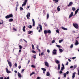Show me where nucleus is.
Masks as SVG:
<instances>
[{
	"instance_id": "nucleus-17",
	"label": "nucleus",
	"mask_w": 79,
	"mask_h": 79,
	"mask_svg": "<svg viewBox=\"0 0 79 79\" xmlns=\"http://www.w3.org/2000/svg\"><path fill=\"white\" fill-rule=\"evenodd\" d=\"M26 28V27L25 26H24L23 28V32H25L26 31V30H25V28Z\"/></svg>"
},
{
	"instance_id": "nucleus-47",
	"label": "nucleus",
	"mask_w": 79,
	"mask_h": 79,
	"mask_svg": "<svg viewBox=\"0 0 79 79\" xmlns=\"http://www.w3.org/2000/svg\"><path fill=\"white\" fill-rule=\"evenodd\" d=\"M15 67H17V64H16V63H15Z\"/></svg>"
},
{
	"instance_id": "nucleus-31",
	"label": "nucleus",
	"mask_w": 79,
	"mask_h": 79,
	"mask_svg": "<svg viewBox=\"0 0 79 79\" xmlns=\"http://www.w3.org/2000/svg\"><path fill=\"white\" fill-rule=\"evenodd\" d=\"M52 44L55 43V40H54L52 41Z\"/></svg>"
},
{
	"instance_id": "nucleus-6",
	"label": "nucleus",
	"mask_w": 79,
	"mask_h": 79,
	"mask_svg": "<svg viewBox=\"0 0 79 79\" xmlns=\"http://www.w3.org/2000/svg\"><path fill=\"white\" fill-rule=\"evenodd\" d=\"M44 64L46 66H47V67H48L49 66V65H48V63L47 62H45Z\"/></svg>"
},
{
	"instance_id": "nucleus-58",
	"label": "nucleus",
	"mask_w": 79,
	"mask_h": 79,
	"mask_svg": "<svg viewBox=\"0 0 79 79\" xmlns=\"http://www.w3.org/2000/svg\"><path fill=\"white\" fill-rule=\"evenodd\" d=\"M69 74V71H67L66 72V74Z\"/></svg>"
},
{
	"instance_id": "nucleus-33",
	"label": "nucleus",
	"mask_w": 79,
	"mask_h": 79,
	"mask_svg": "<svg viewBox=\"0 0 79 79\" xmlns=\"http://www.w3.org/2000/svg\"><path fill=\"white\" fill-rule=\"evenodd\" d=\"M56 47H58V48H60V47H61V46L60 45H56Z\"/></svg>"
},
{
	"instance_id": "nucleus-63",
	"label": "nucleus",
	"mask_w": 79,
	"mask_h": 79,
	"mask_svg": "<svg viewBox=\"0 0 79 79\" xmlns=\"http://www.w3.org/2000/svg\"><path fill=\"white\" fill-rule=\"evenodd\" d=\"M73 68V66H71L70 67V68Z\"/></svg>"
},
{
	"instance_id": "nucleus-34",
	"label": "nucleus",
	"mask_w": 79,
	"mask_h": 79,
	"mask_svg": "<svg viewBox=\"0 0 79 79\" xmlns=\"http://www.w3.org/2000/svg\"><path fill=\"white\" fill-rule=\"evenodd\" d=\"M35 74V72H32V73L30 74V76H32V75H33V74Z\"/></svg>"
},
{
	"instance_id": "nucleus-3",
	"label": "nucleus",
	"mask_w": 79,
	"mask_h": 79,
	"mask_svg": "<svg viewBox=\"0 0 79 79\" xmlns=\"http://www.w3.org/2000/svg\"><path fill=\"white\" fill-rule=\"evenodd\" d=\"M30 15H31V13H27V15L26 17H27V19H28L29 20L30 19V18H29V17H30Z\"/></svg>"
},
{
	"instance_id": "nucleus-19",
	"label": "nucleus",
	"mask_w": 79,
	"mask_h": 79,
	"mask_svg": "<svg viewBox=\"0 0 79 79\" xmlns=\"http://www.w3.org/2000/svg\"><path fill=\"white\" fill-rule=\"evenodd\" d=\"M39 27L40 30H42V25L40 24H39Z\"/></svg>"
},
{
	"instance_id": "nucleus-44",
	"label": "nucleus",
	"mask_w": 79,
	"mask_h": 79,
	"mask_svg": "<svg viewBox=\"0 0 79 79\" xmlns=\"http://www.w3.org/2000/svg\"><path fill=\"white\" fill-rule=\"evenodd\" d=\"M9 77H8L7 78L5 77L4 78V79H9Z\"/></svg>"
},
{
	"instance_id": "nucleus-22",
	"label": "nucleus",
	"mask_w": 79,
	"mask_h": 79,
	"mask_svg": "<svg viewBox=\"0 0 79 79\" xmlns=\"http://www.w3.org/2000/svg\"><path fill=\"white\" fill-rule=\"evenodd\" d=\"M58 69L59 70L60 69V64L58 65Z\"/></svg>"
},
{
	"instance_id": "nucleus-39",
	"label": "nucleus",
	"mask_w": 79,
	"mask_h": 79,
	"mask_svg": "<svg viewBox=\"0 0 79 79\" xmlns=\"http://www.w3.org/2000/svg\"><path fill=\"white\" fill-rule=\"evenodd\" d=\"M47 19H48V18H49V14H48V13L47 15Z\"/></svg>"
},
{
	"instance_id": "nucleus-13",
	"label": "nucleus",
	"mask_w": 79,
	"mask_h": 79,
	"mask_svg": "<svg viewBox=\"0 0 79 79\" xmlns=\"http://www.w3.org/2000/svg\"><path fill=\"white\" fill-rule=\"evenodd\" d=\"M76 72H74L73 73V76H72V78L74 79V77H75V74H76Z\"/></svg>"
},
{
	"instance_id": "nucleus-28",
	"label": "nucleus",
	"mask_w": 79,
	"mask_h": 79,
	"mask_svg": "<svg viewBox=\"0 0 79 79\" xmlns=\"http://www.w3.org/2000/svg\"><path fill=\"white\" fill-rule=\"evenodd\" d=\"M41 69L42 70H43V71H46V69L44 68H42Z\"/></svg>"
},
{
	"instance_id": "nucleus-27",
	"label": "nucleus",
	"mask_w": 79,
	"mask_h": 79,
	"mask_svg": "<svg viewBox=\"0 0 79 79\" xmlns=\"http://www.w3.org/2000/svg\"><path fill=\"white\" fill-rule=\"evenodd\" d=\"M64 77H66V73L63 74Z\"/></svg>"
},
{
	"instance_id": "nucleus-10",
	"label": "nucleus",
	"mask_w": 79,
	"mask_h": 79,
	"mask_svg": "<svg viewBox=\"0 0 79 79\" xmlns=\"http://www.w3.org/2000/svg\"><path fill=\"white\" fill-rule=\"evenodd\" d=\"M32 21L33 22V26H35V21L34 20V19H32Z\"/></svg>"
},
{
	"instance_id": "nucleus-49",
	"label": "nucleus",
	"mask_w": 79,
	"mask_h": 79,
	"mask_svg": "<svg viewBox=\"0 0 79 79\" xmlns=\"http://www.w3.org/2000/svg\"><path fill=\"white\" fill-rule=\"evenodd\" d=\"M13 29L14 31H17L16 29L15 28H13Z\"/></svg>"
},
{
	"instance_id": "nucleus-52",
	"label": "nucleus",
	"mask_w": 79,
	"mask_h": 79,
	"mask_svg": "<svg viewBox=\"0 0 79 79\" xmlns=\"http://www.w3.org/2000/svg\"><path fill=\"white\" fill-rule=\"evenodd\" d=\"M59 73H60V74H62V73H63V72H62L60 70V71Z\"/></svg>"
},
{
	"instance_id": "nucleus-25",
	"label": "nucleus",
	"mask_w": 79,
	"mask_h": 79,
	"mask_svg": "<svg viewBox=\"0 0 79 79\" xmlns=\"http://www.w3.org/2000/svg\"><path fill=\"white\" fill-rule=\"evenodd\" d=\"M63 39H62V40H59V42L60 44V43H61V42H63Z\"/></svg>"
},
{
	"instance_id": "nucleus-15",
	"label": "nucleus",
	"mask_w": 79,
	"mask_h": 79,
	"mask_svg": "<svg viewBox=\"0 0 79 79\" xmlns=\"http://www.w3.org/2000/svg\"><path fill=\"white\" fill-rule=\"evenodd\" d=\"M61 28L62 29H63V30H64V31H67V30H68V29L64 28V27H62Z\"/></svg>"
},
{
	"instance_id": "nucleus-5",
	"label": "nucleus",
	"mask_w": 79,
	"mask_h": 79,
	"mask_svg": "<svg viewBox=\"0 0 79 79\" xmlns=\"http://www.w3.org/2000/svg\"><path fill=\"white\" fill-rule=\"evenodd\" d=\"M74 13H73V12H72L70 15H69V18H71L73 16Z\"/></svg>"
},
{
	"instance_id": "nucleus-61",
	"label": "nucleus",
	"mask_w": 79,
	"mask_h": 79,
	"mask_svg": "<svg viewBox=\"0 0 79 79\" xmlns=\"http://www.w3.org/2000/svg\"><path fill=\"white\" fill-rule=\"evenodd\" d=\"M21 66H19V69H21Z\"/></svg>"
},
{
	"instance_id": "nucleus-20",
	"label": "nucleus",
	"mask_w": 79,
	"mask_h": 79,
	"mask_svg": "<svg viewBox=\"0 0 79 79\" xmlns=\"http://www.w3.org/2000/svg\"><path fill=\"white\" fill-rule=\"evenodd\" d=\"M50 73H49V72H47L46 73V76H50Z\"/></svg>"
},
{
	"instance_id": "nucleus-46",
	"label": "nucleus",
	"mask_w": 79,
	"mask_h": 79,
	"mask_svg": "<svg viewBox=\"0 0 79 79\" xmlns=\"http://www.w3.org/2000/svg\"><path fill=\"white\" fill-rule=\"evenodd\" d=\"M44 52H42L41 53V55L42 56H43V55H44Z\"/></svg>"
},
{
	"instance_id": "nucleus-4",
	"label": "nucleus",
	"mask_w": 79,
	"mask_h": 79,
	"mask_svg": "<svg viewBox=\"0 0 79 79\" xmlns=\"http://www.w3.org/2000/svg\"><path fill=\"white\" fill-rule=\"evenodd\" d=\"M7 62L10 68H11V66H12V64H11V63L8 60H7Z\"/></svg>"
},
{
	"instance_id": "nucleus-21",
	"label": "nucleus",
	"mask_w": 79,
	"mask_h": 79,
	"mask_svg": "<svg viewBox=\"0 0 79 79\" xmlns=\"http://www.w3.org/2000/svg\"><path fill=\"white\" fill-rule=\"evenodd\" d=\"M13 21V19H9V22H12V21Z\"/></svg>"
},
{
	"instance_id": "nucleus-54",
	"label": "nucleus",
	"mask_w": 79,
	"mask_h": 79,
	"mask_svg": "<svg viewBox=\"0 0 79 79\" xmlns=\"http://www.w3.org/2000/svg\"><path fill=\"white\" fill-rule=\"evenodd\" d=\"M27 0H25L24 3H27Z\"/></svg>"
},
{
	"instance_id": "nucleus-23",
	"label": "nucleus",
	"mask_w": 79,
	"mask_h": 79,
	"mask_svg": "<svg viewBox=\"0 0 79 79\" xmlns=\"http://www.w3.org/2000/svg\"><path fill=\"white\" fill-rule=\"evenodd\" d=\"M57 10L58 11H60V6H58L57 8Z\"/></svg>"
},
{
	"instance_id": "nucleus-48",
	"label": "nucleus",
	"mask_w": 79,
	"mask_h": 79,
	"mask_svg": "<svg viewBox=\"0 0 79 79\" xmlns=\"http://www.w3.org/2000/svg\"><path fill=\"white\" fill-rule=\"evenodd\" d=\"M24 69H22L21 71V73H22L23 72H24Z\"/></svg>"
},
{
	"instance_id": "nucleus-56",
	"label": "nucleus",
	"mask_w": 79,
	"mask_h": 79,
	"mask_svg": "<svg viewBox=\"0 0 79 79\" xmlns=\"http://www.w3.org/2000/svg\"><path fill=\"white\" fill-rule=\"evenodd\" d=\"M77 71H78V75L79 76V69L77 70Z\"/></svg>"
},
{
	"instance_id": "nucleus-55",
	"label": "nucleus",
	"mask_w": 79,
	"mask_h": 79,
	"mask_svg": "<svg viewBox=\"0 0 79 79\" xmlns=\"http://www.w3.org/2000/svg\"><path fill=\"white\" fill-rule=\"evenodd\" d=\"M76 57H73L72 58V59L73 60H74V59H76Z\"/></svg>"
},
{
	"instance_id": "nucleus-30",
	"label": "nucleus",
	"mask_w": 79,
	"mask_h": 79,
	"mask_svg": "<svg viewBox=\"0 0 79 79\" xmlns=\"http://www.w3.org/2000/svg\"><path fill=\"white\" fill-rule=\"evenodd\" d=\"M76 68H77V65H74L73 69H76Z\"/></svg>"
},
{
	"instance_id": "nucleus-51",
	"label": "nucleus",
	"mask_w": 79,
	"mask_h": 79,
	"mask_svg": "<svg viewBox=\"0 0 79 79\" xmlns=\"http://www.w3.org/2000/svg\"><path fill=\"white\" fill-rule=\"evenodd\" d=\"M47 52L48 53H50V50L49 49H48L47 50Z\"/></svg>"
},
{
	"instance_id": "nucleus-36",
	"label": "nucleus",
	"mask_w": 79,
	"mask_h": 79,
	"mask_svg": "<svg viewBox=\"0 0 79 79\" xmlns=\"http://www.w3.org/2000/svg\"><path fill=\"white\" fill-rule=\"evenodd\" d=\"M26 5V3H25V2L23 4H22V6H25Z\"/></svg>"
},
{
	"instance_id": "nucleus-32",
	"label": "nucleus",
	"mask_w": 79,
	"mask_h": 79,
	"mask_svg": "<svg viewBox=\"0 0 79 79\" xmlns=\"http://www.w3.org/2000/svg\"><path fill=\"white\" fill-rule=\"evenodd\" d=\"M32 49H35L34 46L33 44H31Z\"/></svg>"
},
{
	"instance_id": "nucleus-64",
	"label": "nucleus",
	"mask_w": 79,
	"mask_h": 79,
	"mask_svg": "<svg viewBox=\"0 0 79 79\" xmlns=\"http://www.w3.org/2000/svg\"><path fill=\"white\" fill-rule=\"evenodd\" d=\"M68 62H67L66 64V65H68Z\"/></svg>"
},
{
	"instance_id": "nucleus-62",
	"label": "nucleus",
	"mask_w": 79,
	"mask_h": 79,
	"mask_svg": "<svg viewBox=\"0 0 79 79\" xmlns=\"http://www.w3.org/2000/svg\"><path fill=\"white\" fill-rule=\"evenodd\" d=\"M40 78H41L40 77H38L37 78V79H40Z\"/></svg>"
},
{
	"instance_id": "nucleus-53",
	"label": "nucleus",
	"mask_w": 79,
	"mask_h": 79,
	"mask_svg": "<svg viewBox=\"0 0 79 79\" xmlns=\"http://www.w3.org/2000/svg\"><path fill=\"white\" fill-rule=\"evenodd\" d=\"M56 32L57 33H60V31H59L58 30H56Z\"/></svg>"
},
{
	"instance_id": "nucleus-43",
	"label": "nucleus",
	"mask_w": 79,
	"mask_h": 79,
	"mask_svg": "<svg viewBox=\"0 0 79 79\" xmlns=\"http://www.w3.org/2000/svg\"><path fill=\"white\" fill-rule=\"evenodd\" d=\"M20 10H23V8L21 7H20Z\"/></svg>"
},
{
	"instance_id": "nucleus-35",
	"label": "nucleus",
	"mask_w": 79,
	"mask_h": 79,
	"mask_svg": "<svg viewBox=\"0 0 79 79\" xmlns=\"http://www.w3.org/2000/svg\"><path fill=\"white\" fill-rule=\"evenodd\" d=\"M44 32L45 34H47V31L45 30L44 31Z\"/></svg>"
},
{
	"instance_id": "nucleus-11",
	"label": "nucleus",
	"mask_w": 79,
	"mask_h": 79,
	"mask_svg": "<svg viewBox=\"0 0 79 79\" xmlns=\"http://www.w3.org/2000/svg\"><path fill=\"white\" fill-rule=\"evenodd\" d=\"M56 50L55 49H54L53 52V55H55L56 54Z\"/></svg>"
},
{
	"instance_id": "nucleus-26",
	"label": "nucleus",
	"mask_w": 79,
	"mask_h": 79,
	"mask_svg": "<svg viewBox=\"0 0 79 79\" xmlns=\"http://www.w3.org/2000/svg\"><path fill=\"white\" fill-rule=\"evenodd\" d=\"M54 2L55 3H57V2L59 1L58 0H53Z\"/></svg>"
},
{
	"instance_id": "nucleus-38",
	"label": "nucleus",
	"mask_w": 79,
	"mask_h": 79,
	"mask_svg": "<svg viewBox=\"0 0 79 79\" xmlns=\"http://www.w3.org/2000/svg\"><path fill=\"white\" fill-rule=\"evenodd\" d=\"M64 69V67H61V69H60V71H63Z\"/></svg>"
},
{
	"instance_id": "nucleus-18",
	"label": "nucleus",
	"mask_w": 79,
	"mask_h": 79,
	"mask_svg": "<svg viewBox=\"0 0 79 79\" xmlns=\"http://www.w3.org/2000/svg\"><path fill=\"white\" fill-rule=\"evenodd\" d=\"M59 51H60V53H62L63 52V49L60 48H59Z\"/></svg>"
},
{
	"instance_id": "nucleus-50",
	"label": "nucleus",
	"mask_w": 79,
	"mask_h": 79,
	"mask_svg": "<svg viewBox=\"0 0 79 79\" xmlns=\"http://www.w3.org/2000/svg\"><path fill=\"white\" fill-rule=\"evenodd\" d=\"M73 44H71L70 46V48H73Z\"/></svg>"
},
{
	"instance_id": "nucleus-14",
	"label": "nucleus",
	"mask_w": 79,
	"mask_h": 79,
	"mask_svg": "<svg viewBox=\"0 0 79 79\" xmlns=\"http://www.w3.org/2000/svg\"><path fill=\"white\" fill-rule=\"evenodd\" d=\"M79 8H78L77 9V10L75 11V15H77V12L79 11Z\"/></svg>"
},
{
	"instance_id": "nucleus-16",
	"label": "nucleus",
	"mask_w": 79,
	"mask_h": 79,
	"mask_svg": "<svg viewBox=\"0 0 79 79\" xmlns=\"http://www.w3.org/2000/svg\"><path fill=\"white\" fill-rule=\"evenodd\" d=\"M73 5V2H70L69 3V4L68 5V6H71Z\"/></svg>"
},
{
	"instance_id": "nucleus-45",
	"label": "nucleus",
	"mask_w": 79,
	"mask_h": 79,
	"mask_svg": "<svg viewBox=\"0 0 79 79\" xmlns=\"http://www.w3.org/2000/svg\"><path fill=\"white\" fill-rule=\"evenodd\" d=\"M31 67L32 68H35V65H32L31 66Z\"/></svg>"
},
{
	"instance_id": "nucleus-9",
	"label": "nucleus",
	"mask_w": 79,
	"mask_h": 79,
	"mask_svg": "<svg viewBox=\"0 0 79 79\" xmlns=\"http://www.w3.org/2000/svg\"><path fill=\"white\" fill-rule=\"evenodd\" d=\"M55 61L57 64H59V63L60 64V61L58 60H55Z\"/></svg>"
},
{
	"instance_id": "nucleus-2",
	"label": "nucleus",
	"mask_w": 79,
	"mask_h": 79,
	"mask_svg": "<svg viewBox=\"0 0 79 79\" xmlns=\"http://www.w3.org/2000/svg\"><path fill=\"white\" fill-rule=\"evenodd\" d=\"M73 25L76 28V29H77L79 27L78 24L77 23H73Z\"/></svg>"
},
{
	"instance_id": "nucleus-42",
	"label": "nucleus",
	"mask_w": 79,
	"mask_h": 79,
	"mask_svg": "<svg viewBox=\"0 0 79 79\" xmlns=\"http://www.w3.org/2000/svg\"><path fill=\"white\" fill-rule=\"evenodd\" d=\"M32 52L33 53H36V52H35V51H34V50H32Z\"/></svg>"
},
{
	"instance_id": "nucleus-8",
	"label": "nucleus",
	"mask_w": 79,
	"mask_h": 79,
	"mask_svg": "<svg viewBox=\"0 0 79 79\" xmlns=\"http://www.w3.org/2000/svg\"><path fill=\"white\" fill-rule=\"evenodd\" d=\"M75 45H79V42H78V41L77 40H76V42L75 43Z\"/></svg>"
},
{
	"instance_id": "nucleus-41",
	"label": "nucleus",
	"mask_w": 79,
	"mask_h": 79,
	"mask_svg": "<svg viewBox=\"0 0 79 79\" xmlns=\"http://www.w3.org/2000/svg\"><path fill=\"white\" fill-rule=\"evenodd\" d=\"M32 32H33L32 31H28V34H31V33H32Z\"/></svg>"
},
{
	"instance_id": "nucleus-59",
	"label": "nucleus",
	"mask_w": 79,
	"mask_h": 79,
	"mask_svg": "<svg viewBox=\"0 0 79 79\" xmlns=\"http://www.w3.org/2000/svg\"><path fill=\"white\" fill-rule=\"evenodd\" d=\"M37 50H38L39 52H40V49H39V48H38Z\"/></svg>"
},
{
	"instance_id": "nucleus-37",
	"label": "nucleus",
	"mask_w": 79,
	"mask_h": 79,
	"mask_svg": "<svg viewBox=\"0 0 79 79\" xmlns=\"http://www.w3.org/2000/svg\"><path fill=\"white\" fill-rule=\"evenodd\" d=\"M19 48L20 50H21L22 49V48H23V47H22V46H21V45H19Z\"/></svg>"
},
{
	"instance_id": "nucleus-12",
	"label": "nucleus",
	"mask_w": 79,
	"mask_h": 79,
	"mask_svg": "<svg viewBox=\"0 0 79 79\" xmlns=\"http://www.w3.org/2000/svg\"><path fill=\"white\" fill-rule=\"evenodd\" d=\"M18 76H19V77L21 78L22 77V76H21V75L19 73V72H18Z\"/></svg>"
},
{
	"instance_id": "nucleus-1",
	"label": "nucleus",
	"mask_w": 79,
	"mask_h": 79,
	"mask_svg": "<svg viewBox=\"0 0 79 79\" xmlns=\"http://www.w3.org/2000/svg\"><path fill=\"white\" fill-rule=\"evenodd\" d=\"M12 17H13V14H12L7 15L6 16L5 18L6 19H8V18H12Z\"/></svg>"
},
{
	"instance_id": "nucleus-60",
	"label": "nucleus",
	"mask_w": 79,
	"mask_h": 79,
	"mask_svg": "<svg viewBox=\"0 0 79 79\" xmlns=\"http://www.w3.org/2000/svg\"><path fill=\"white\" fill-rule=\"evenodd\" d=\"M0 79H4L2 77H0Z\"/></svg>"
},
{
	"instance_id": "nucleus-7",
	"label": "nucleus",
	"mask_w": 79,
	"mask_h": 79,
	"mask_svg": "<svg viewBox=\"0 0 79 79\" xmlns=\"http://www.w3.org/2000/svg\"><path fill=\"white\" fill-rule=\"evenodd\" d=\"M6 72L7 73H8V74H9V73H11V71L8 70L7 68H6Z\"/></svg>"
},
{
	"instance_id": "nucleus-57",
	"label": "nucleus",
	"mask_w": 79,
	"mask_h": 79,
	"mask_svg": "<svg viewBox=\"0 0 79 79\" xmlns=\"http://www.w3.org/2000/svg\"><path fill=\"white\" fill-rule=\"evenodd\" d=\"M23 40H24V41L25 42H26V43H27V41H26V40H25L23 39Z\"/></svg>"
},
{
	"instance_id": "nucleus-40",
	"label": "nucleus",
	"mask_w": 79,
	"mask_h": 79,
	"mask_svg": "<svg viewBox=\"0 0 79 79\" xmlns=\"http://www.w3.org/2000/svg\"><path fill=\"white\" fill-rule=\"evenodd\" d=\"M28 27H29L30 29H31V28H32V26L31 25H30L29 27L28 26Z\"/></svg>"
},
{
	"instance_id": "nucleus-24",
	"label": "nucleus",
	"mask_w": 79,
	"mask_h": 79,
	"mask_svg": "<svg viewBox=\"0 0 79 79\" xmlns=\"http://www.w3.org/2000/svg\"><path fill=\"white\" fill-rule=\"evenodd\" d=\"M47 33H48V34H51V31L50 30L47 31Z\"/></svg>"
},
{
	"instance_id": "nucleus-29",
	"label": "nucleus",
	"mask_w": 79,
	"mask_h": 79,
	"mask_svg": "<svg viewBox=\"0 0 79 79\" xmlns=\"http://www.w3.org/2000/svg\"><path fill=\"white\" fill-rule=\"evenodd\" d=\"M72 9L73 10V11H75V10H76V8L75 7H72Z\"/></svg>"
}]
</instances>
